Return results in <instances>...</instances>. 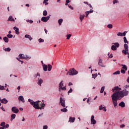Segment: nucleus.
Masks as SVG:
<instances>
[{
    "mask_svg": "<svg viewBox=\"0 0 129 129\" xmlns=\"http://www.w3.org/2000/svg\"><path fill=\"white\" fill-rule=\"evenodd\" d=\"M121 73H122V74H125V71H124L123 69H121Z\"/></svg>",
    "mask_w": 129,
    "mask_h": 129,
    "instance_id": "de8ad7c7",
    "label": "nucleus"
},
{
    "mask_svg": "<svg viewBox=\"0 0 129 129\" xmlns=\"http://www.w3.org/2000/svg\"><path fill=\"white\" fill-rule=\"evenodd\" d=\"M42 67L44 71H47L48 69V66L46 64H43V66H42Z\"/></svg>",
    "mask_w": 129,
    "mask_h": 129,
    "instance_id": "cd10ccee",
    "label": "nucleus"
},
{
    "mask_svg": "<svg viewBox=\"0 0 129 129\" xmlns=\"http://www.w3.org/2000/svg\"><path fill=\"white\" fill-rule=\"evenodd\" d=\"M13 29L14 30H15L16 35H19L20 34L19 28L15 26Z\"/></svg>",
    "mask_w": 129,
    "mask_h": 129,
    "instance_id": "2eb2a0df",
    "label": "nucleus"
},
{
    "mask_svg": "<svg viewBox=\"0 0 129 129\" xmlns=\"http://www.w3.org/2000/svg\"><path fill=\"white\" fill-rule=\"evenodd\" d=\"M48 71L50 72L52 70V65L48 64Z\"/></svg>",
    "mask_w": 129,
    "mask_h": 129,
    "instance_id": "473e14b6",
    "label": "nucleus"
},
{
    "mask_svg": "<svg viewBox=\"0 0 129 129\" xmlns=\"http://www.w3.org/2000/svg\"><path fill=\"white\" fill-rule=\"evenodd\" d=\"M112 24H108L107 25V28H108V29H112Z\"/></svg>",
    "mask_w": 129,
    "mask_h": 129,
    "instance_id": "37998d69",
    "label": "nucleus"
},
{
    "mask_svg": "<svg viewBox=\"0 0 129 129\" xmlns=\"http://www.w3.org/2000/svg\"><path fill=\"white\" fill-rule=\"evenodd\" d=\"M119 106H121V107H124L125 106V103H124L123 101H122L119 103Z\"/></svg>",
    "mask_w": 129,
    "mask_h": 129,
    "instance_id": "5701e85b",
    "label": "nucleus"
},
{
    "mask_svg": "<svg viewBox=\"0 0 129 129\" xmlns=\"http://www.w3.org/2000/svg\"><path fill=\"white\" fill-rule=\"evenodd\" d=\"M99 110H103V111H106L107 110L106 109V107L102 105H101L99 107Z\"/></svg>",
    "mask_w": 129,
    "mask_h": 129,
    "instance_id": "4468645a",
    "label": "nucleus"
},
{
    "mask_svg": "<svg viewBox=\"0 0 129 129\" xmlns=\"http://www.w3.org/2000/svg\"><path fill=\"white\" fill-rule=\"evenodd\" d=\"M71 36H72V35L71 34H68L66 37H67V40H69V39H70V38H71Z\"/></svg>",
    "mask_w": 129,
    "mask_h": 129,
    "instance_id": "58836bf2",
    "label": "nucleus"
},
{
    "mask_svg": "<svg viewBox=\"0 0 129 129\" xmlns=\"http://www.w3.org/2000/svg\"><path fill=\"white\" fill-rule=\"evenodd\" d=\"M28 102H30V104L32 105L35 109H40L41 110L42 109H44V108L45 107V103H42L41 104V107L39 106V102H40V100H38L37 101L34 102L33 100L31 99H28Z\"/></svg>",
    "mask_w": 129,
    "mask_h": 129,
    "instance_id": "f03ea898",
    "label": "nucleus"
},
{
    "mask_svg": "<svg viewBox=\"0 0 129 129\" xmlns=\"http://www.w3.org/2000/svg\"><path fill=\"white\" fill-rule=\"evenodd\" d=\"M3 50L4 51H5L6 52H10L11 51V48L10 47L3 48Z\"/></svg>",
    "mask_w": 129,
    "mask_h": 129,
    "instance_id": "c85d7f7f",
    "label": "nucleus"
},
{
    "mask_svg": "<svg viewBox=\"0 0 129 129\" xmlns=\"http://www.w3.org/2000/svg\"><path fill=\"white\" fill-rule=\"evenodd\" d=\"M0 129H5V127H0Z\"/></svg>",
    "mask_w": 129,
    "mask_h": 129,
    "instance_id": "774afa93",
    "label": "nucleus"
},
{
    "mask_svg": "<svg viewBox=\"0 0 129 129\" xmlns=\"http://www.w3.org/2000/svg\"><path fill=\"white\" fill-rule=\"evenodd\" d=\"M19 57L20 59H25V55L24 54H20Z\"/></svg>",
    "mask_w": 129,
    "mask_h": 129,
    "instance_id": "7c9ffc66",
    "label": "nucleus"
},
{
    "mask_svg": "<svg viewBox=\"0 0 129 129\" xmlns=\"http://www.w3.org/2000/svg\"><path fill=\"white\" fill-rule=\"evenodd\" d=\"M125 126V125H124V124H122L120 125V127H121V128L124 127Z\"/></svg>",
    "mask_w": 129,
    "mask_h": 129,
    "instance_id": "6e6d98bb",
    "label": "nucleus"
},
{
    "mask_svg": "<svg viewBox=\"0 0 129 129\" xmlns=\"http://www.w3.org/2000/svg\"><path fill=\"white\" fill-rule=\"evenodd\" d=\"M31 58L32 57H31V56L28 55H26L24 56V59L25 60H30V59H31Z\"/></svg>",
    "mask_w": 129,
    "mask_h": 129,
    "instance_id": "b1692460",
    "label": "nucleus"
},
{
    "mask_svg": "<svg viewBox=\"0 0 129 129\" xmlns=\"http://www.w3.org/2000/svg\"><path fill=\"white\" fill-rule=\"evenodd\" d=\"M129 92L126 90H123L121 92H114L111 96L113 104L114 107L117 106V100L123 98L124 96L128 95Z\"/></svg>",
    "mask_w": 129,
    "mask_h": 129,
    "instance_id": "f257e3e1",
    "label": "nucleus"
},
{
    "mask_svg": "<svg viewBox=\"0 0 129 129\" xmlns=\"http://www.w3.org/2000/svg\"><path fill=\"white\" fill-rule=\"evenodd\" d=\"M78 74V71H76L75 69H71L70 70V76H73L74 75H77Z\"/></svg>",
    "mask_w": 129,
    "mask_h": 129,
    "instance_id": "423d86ee",
    "label": "nucleus"
},
{
    "mask_svg": "<svg viewBox=\"0 0 129 129\" xmlns=\"http://www.w3.org/2000/svg\"><path fill=\"white\" fill-rule=\"evenodd\" d=\"M91 124H96V120L94 119V115H92L91 117Z\"/></svg>",
    "mask_w": 129,
    "mask_h": 129,
    "instance_id": "f8f14e48",
    "label": "nucleus"
},
{
    "mask_svg": "<svg viewBox=\"0 0 129 129\" xmlns=\"http://www.w3.org/2000/svg\"><path fill=\"white\" fill-rule=\"evenodd\" d=\"M113 56L112 55V54H110L109 56V58H112Z\"/></svg>",
    "mask_w": 129,
    "mask_h": 129,
    "instance_id": "e2e57ef3",
    "label": "nucleus"
},
{
    "mask_svg": "<svg viewBox=\"0 0 129 129\" xmlns=\"http://www.w3.org/2000/svg\"><path fill=\"white\" fill-rule=\"evenodd\" d=\"M92 76V78H94V79H95L96 77H97V74H93Z\"/></svg>",
    "mask_w": 129,
    "mask_h": 129,
    "instance_id": "c9c22d12",
    "label": "nucleus"
},
{
    "mask_svg": "<svg viewBox=\"0 0 129 129\" xmlns=\"http://www.w3.org/2000/svg\"><path fill=\"white\" fill-rule=\"evenodd\" d=\"M3 40L5 43H9V38L5 36L3 38Z\"/></svg>",
    "mask_w": 129,
    "mask_h": 129,
    "instance_id": "a878e982",
    "label": "nucleus"
},
{
    "mask_svg": "<svg viewBox=\"0 0 129 129\" xmlns=\"http://www.w3.org/2000/svg\"><path fill=\"white\" fill-rule=\"evenodd\" d=\"M49 0H44L43 1V4H45V6H47V5H49L48 3H47V2H48Z\"/></svg>",
    "mask_w": 129,
    "mask_h": 129,
    "instance_id": "ea45409f",
    "label": "nucleus"
},
{
    "mask_svg": "<svg viewBox=\"0 0 129 129\" xmlns=\"http://www.w3.org/2000/svg\"><path fill=\"white\" fill-rule=\"evenodd\" d=\"M48 126L47 125H44L43 127V129H47Z\"/></svg>",
    "mask_w": 129,
    "mask_h": 129,
    "instance_id": "603ef678",
    "label": "nucleus"
},
{
    "mask_svg": "<svg viewBox=\"0 0 129 129\" xmlns=\"http://www.w3.org/2000/svg\"><path fill=\"white\" fill-rule=\"evenodd\" d=\"M39 43H44V39L40 38L38 39Z\"/></svg>",
    "mask_w": 129,
    "mask_h": 129,
    "instance_id": "79ce46f5",
    "label": "nucleus"
},
{
    "mask_svg": "<svg viewBox=\"0 0 129 129\" xmlns=\"http://www.w3.org/2000/svg\"><path fill=\"white\" fill-rule=\"evenodd\" d=\"M38 76H39V77H40V74L39 73H37L36 75H34V78H37V77H38Z\"/></svg>",
    "mask_w": 129,
    "mask_h": 129,
    "instance_id": "49530a36",
    "label": "nucleus"
},
{
    "mask_svg": "<svg viewBox=\"0 0 129 129\" xmlns=\"http://www.w3.org/2000/svg\"><path fill=\"white\" fill-rule=\"evenodd\" d=\"M14 36L12 34H8L7 35V37L9 38V39H12Z\"/></svg>",
    "mask_w": 129,
    "mask_h": 129,
    "instance_id": "4c0bfd02",
    "label": "nucleus"
},
{
    "mask_svg": "<svg viewBox=\"0 0 129 129\" xmlns=\"http://www.w3.org/2000/svg\"><path fill=\"white\" fill-rule=\"evenodd\" d=\"M105 88V87L104 86H103L101 87V90H100V93H103Z\"/></svg>",
    "mask_w": 129,
    "mask_h": 129,
    "instance_id": "72a5a7b5",
    "label": "nucleus"
},
{
    "mask_svg": "<svg viewBox=\"0 0 129 129\" xmlns=\"http://www.w3.org/2000/svg\"><path fill=\"white\" fill-rule=\"evenodd\" d=\"M67 107H68V106H66V107H63V108L60 109V111H61L62 112H67V111H68Z\"/></svg>",
    "mask_w": 129,
    "mask_h": 129,
    "instance_id": "f3484780",
    "label": "nucleus"
},
{
    "mask_svg": "<svg viewBox=\"0 0 129 129\" xmlns=\"http://www.w3.org/2000/svg\"><path fill=\"white\" fill-rule=\"evenodd\" d=\"M88 15H89V11H87L86 13V18H87V17H88Z\"/></svg>",
    "mask_w": 129,
    "mask_h": 129,
    "instance_id": "864d4df0",
    "label": "nucleus"
},
{
    "mask_svg": "<svg viewBox=\"0 0 129 129\" xmlns=\"http://www.w3.org/2000/svg\"><path fill=\"white\" fill-rule=\"evenodd\" d=\"M69 121H70L71 122H74V121H75V117H70Z\"/></svg>",
    "mask_w": 129,
    "mask_h": 129,
    "instance_id": "393cba45",
    "label": "nucleus"
},
{
    "mask_svg": "<svg viewBox=\"0 0 129 129\" xmlns=\"http://www.w3.org/2000/svg\"><path fill=\"white\" fill-rule=\"evenodd\" d=\"M44 31H45V34H47L48 33V31L47 30V29H44Z\"/></svg>",
    "mask_w": 129,
    "mask_h": 129,
    "instance_id": "69168bd1",
    "label": "nucleus"
},
{
    "mask_svg": "<svg viewBox=\"0 0 129 129\" xmlns=\"http://www.w3.org/2000/svg\"><path fill=\"white\" fill-rule=\"evenodd\" d=\"M1 102L2 103H4L5 104H6L8 102V100H7V99L6 98H4L1 100Z\"/></svg>",
    "mask_w": 129,
    "mask_h": 129,
    "instance_id": "bb28decb",
    "label": "nucleus"
},
{
    "mask_svg": "<svg viewBox=\"0 0 129 129\" xmlns=\"http://www.w3.org/2000/svg\"><path fill=\"white\" fill-rule=\"evenodd\" d=\"M11 111L14 113H19V109H18L16 106L13 107L11 109Z\"/></svg>",
    "mask_w": 129,
    "mask_h": 129,
    "instance_id": "9d476101",
    "label": "nucleus"
},
{
    "mask_svg": "<svg viewBox=\"0 0 129 129\" xmlns=\"http://www.w3.org/2000/svg\"><path fill=\"white\" fill-rule=\"evenodd\" d=\"M121 66H122V69L125 70V71L127 70V67L125 64H121Z\"/></svg>",
    "mask_w": 129,
    "mask_h": 129,
    "instance_id": "c756f323",
    "label": "nucleus"
},
{
    "mask_svg": "<svg viewBox=\"0 0 129 129\" xmlns=\"http://www.w3.org/2000/svg\"><path fill=\"white\" fill-rule=\"evenodd\" d=\"M41 21L44 22V23H47L49 20H50V16H47V17H42L41 18Z\"/></svg>",
    "mask_w": 129,
    "mask_h": 129,
    "instance_id": "1a4fd4ad",
    "label": "nucleus"
},
{
    "mask_svg": "<svg viewBox=\"0 0 129 129\" xmlns=\"http://www.w3.org/2000/svg\"><path fill=\"white\" fill-rule=\"evenodd\" d=\"M120 73V72L119 71H117L116 72H115L113 73V75H117Z\"/></svg>",
    "mask_w": 129,
    "mask_h": 129,
    "instance_id": "f704fd0d",
    "label": "nucleus"
},
{
    "mask_svg": "<svg viewBox=\"0 0 129 129\" xmlns=\"http://www.w3.org/2000/svg\"><path fill=\"white\" fill-rule=\"evenodd\" d=\"M27 23H30V24H33V20H27Z\"/></svg>",
    "mask_w": 129,
    "mask_h": 129,
    "instance_id": "a18cd8bd",
    "label": "nucleus"
},
{
    "mask_svg": "<svg viewBox=\"0 0 129 129\" xmlns=\"http://www.w3.org/2000/svg\"><path fill=\"white\" fill-rule=\"evenodd\" d=\"M42 83H43V80L42 79H38L37 84L41 86Z\"/></svg>",
    "mask_w": 129,
    "mask_h": 129,
    "instance_id": "4be33fe9",
    "label": "nucleus"
},
{
    "mask_svg": "<svg viewBox=\"0 0 129 129\" xmlns=\"http://www.w3.org/2000/svg\"><path fill=\"white\" fill-rule=\"evenodd\" d=\"M72 91H73V90H72V88H71V89L68 92V94H69V93H72Z\"/></svg>",
    "mask_w": 129,
    "mask_h": 129,
    "instance_id": "8fccbe9b",
    "label": "nucleus"
},
{
    "mask_svg": "<svg viewBox=\"0 0 129 129\" xmlns=\"http://www.w3.org/2000/svg\"><path fill=\"white\" fill-rule=\"evenodd\" d=\"M5 126L6 128H9L10 125H9V124H7L6 125H5Z\"/></svg>",
    "mask_w": 129,
    "mask_h": 129,
    "instance_id": "5fc2aeb1",
    "label": "nucleus"
},
{
    "mask_svg": "<svg viewBox=\"0 0 129 129\" xmlns=\"http://www.w3.org/2000/svg\"><path fill=\"white\" fill-rule=\"evenodd\" d=\"M16 118V114H12L11 116V121H13Z\"/></svg>",
    "mask_w": 129,
    "mask_h": 129,
    "instance_id": "412c9836",
    "label": "nucleus"
},
{
    "mask_svg": "<svg viewBox=\"0 0 129 129\" xmlns=\"http://www.w3.org/2000/svg\"><path fill=\"white\" fill-rule=\"evenodd\" d=\"M91 99V98H90V97L88 98V99L87 100V102L88 103H89V100H90Z\"/></svg>",
    "mask_w": 129,
    "mask_h": 129,
    "instance_id": "4d7b16f0",
    "label": "nucleus"
},
{
    "mask_svg": "<svg viewBox=\"0 0 129 129\" xmlns=\"http://www.w3.org/2000/svg\"><path fill=\"white\" fill-rule=\"evenodd\" d=\"M6 89L4 86L0 85V90H5Z\"/></svg>",
    "mask_w": 129,
    "mask_h": 129,
    "instance_id": "a19ab883",
    "label": "nucleus"
},
{
    "mask_svg": "<svg viewBox=\"0 0 129 129\" xmlns=\"http://www.w3.org/2000/svg\"><path fill=\"white\" fill-rule=\"evenodd\" d=\"M84 18H85V15L82 14H80L79 19H80L81 22H82V21H83V19H84Z\"/></svg>",
    "mask_w": 129,
    "mask_h": 129,
    "instance_id": "a211bd4d",
    "label": "nucleus"
},
{
    "mask_svg": "<svg viewBox=\"0 0 129 129\" xmlns=\"http://www.w3.org/2000/svg\"><path fill=\"white\" fill-rule=\"evenodd\" d=\"M66 3L69 4V3H70V1L69 0H66Z\"/></svg>",
    "mask_w": 129,
    "mask_h": 129,
    "instance_id": "0e129e2a",
    "label": "nucleus"
},
{
    "mask_svg": "<svg viewBox=\"0 0 129 129\" xmlns=\"http://www.w3.org/2000/svg\"><path fill=\"white\" fill-rule=\"evenodd\" d=\"M117 3H118V1H117V0H114L113 1V5H115V4H117Z\"/></svg>",
    "mask_w": 129,
    "mask_h": 129,
    "instance_id": "09e8293b",
    "label": "nucleus"
},
{
    "mask_svg": "<svg viewBox=\"0 0 129 129\" xmlns=\"http://www.w3.org/2000/svg\"><path fill=\"white\" fill-rule=\"evenodd\" d=\"M123 42L125 43L124 44V49L123 50H122V53L123 54H124V55H128L129 52H128V41H127V39H126V37H123Z\"/></svg>",
    "mask_w": 129,
    "mask_h": 129,
    "instance_id": "7ed1b4c3",
    "label": "nucleus"
},
{
    "mask_svg": "<svg viewBox=\"0 0 129 129\" xmlns=\"http://www.w3.org/2000/svg\"><path fill=\"white\" fill-rule=\"evenodd\" d=\"M43 113H42L41 114H39V115H38V117H40V116H43Z\"/></svg>",
    "mask_w": 129,
    "mask_h": 129,
    "instance_id": "680f3d73",
    "label": "nucleus"
},
{
    "mask_svg": "<svg viewBox=\"0 0 129 129\" xmlns=\"http://www.w3.org/2000/svg\"><path fill=\"white\" fill-rule=\"evenodd\" d=\"M68 7L70 9H71V10H74V8H73V7L71 6V5H68Z\"/></svg>",
    "mask_w": 129,
    "mask_h": 129,
    "instance_id": "3c124183",
    "label": "nucleus"
},
{
    "mask_svg": "<svg viewBox=\"0 0 129 129\" xmlns=\"http://www.w3.org/2000/svg\"><path fill=\"white\" fill-rule=\"evenodd\" d=\"M127 82L128 83H129V77H128V78L127 79V80H126Z\"/></svg>",
    "mask_w": 129,
    "mask_h": 129,
    "instance_id": "338daca9",
    "label": "nucleus"
},
{
    "mask_svg": "<svg viewBox=\"0 0 129 129\" xmlns=\"http://www.w3.org/2000/svg\"><path fill=\"white\" fill-rule=\"evenodd\" d=\"M17 89H18V90H19V91H18V92H20V89H21V87L18 86V87H17Z\"/></svg>",
    "mask_w": 129,
    "mask_h": 129,
    "instance_id": "052dcab7",
    "label": "nucleus"
},
{
    "mask_svg": "<svg viewBox=\"0 0 129 129\" xmlns=\"http://www.w3.org/2000/svg\"><path fill=\"white\" fill-rule=\"evenodd\" d=\"M58 23L59 26H61L62 25V23H63V20L62 19H60L58 20Z\"/></svg>",
    "mask_w": 129,
    "mask_h": 129,
    "instance_id": "2f4dec72",
    "label": "nucleus"
},
{
    "mask_svg": "<svg viewBox=\"0 0 129 129\" xmlns=\"http://www.w3.org/2000/svg\"><path fill=\"white\" fill-rule=\"evenodd\" d=\"M64 86V83H63V81H61L58 85V91L61 92L62 91H65L66 90V86Z\"/></svg>",
    "mask_w": 129,
    "mask_h": 129,
    "instance_id": "20e7f679",
    "label": "nucleus"
},
{
    "mask_svg": "<svg viewBox=\"0 0 129 129\" xmlns=\"http://www.w3.org/2000/svg\"><path fill=\"white\" fill-rule=\"evenodd\" d=\"M1 109H2L3 111H6V110L5 109V108H4V107L3 106L1 107Z\"/></svg>",
    "mask_w": 129,
    "mask_h": 129,
    "instance_id": "13d9d810",
    "label": "nucleus"
},
{
    "mask_svg": "<svg viewBox=\"0 0 129 129\" xmlns=\"http://www.w3.org/2000/svg\"><path fill=\"white\" fill-rule=\"evenodd\" d=\"M116 91L115 92H120L121 91V88L118 87V86L115 87L113 89H112V92H114V91Z\"/></svg>",
    "mask_w": 129,
    "mask_h": 129,
    "instance_id": "0eeeda50",
    "label": "nucleus"
},
{
    "mask_svg": "<svg viewBox=\"0 0 129 129\" xmlns=\"http://www.w3.org/2000/svg\"><path fill=\"white\" fill-rule=\"evenodd\" d=\"M18 100L19 101H22V102H23V103H24V102H25V99H24V97L23 96H20L18 97Z\"/></svg>",
    "mask_w": 129,
    "mask_h": 129,
    "instance_id": "dca6fc26",
    "label": "nucleus"
},
{
    "mask_svg": "<svg viewBox=\"0 0 129 129\" xmlns=\"http://www.w3.org/2000/svg\"><path fill=\"white\" fill-rule=\"evenodd\" d=\"M98 64V66H101V67H104V68L106 67V65L102 64V59H101V58L99 59Z\"/></svg>",
    "mask_w": 129,
    "mask_h": 129,
    "instance_id": "ddd939ff",
    "label": "nucleus"
},
{
    "mask_svg": "<svg viewBox=\"0 0 129 129\" xmlns=\"http://www.w3.org/2000/svg\"><path fill=\"white\" fill-rule=\"evenodd\" d=\"M126 33H127V31H124L123 33L118 32L117 34V36H118V37H124V36H125V35H126Z\"/></svg>",
    "mask_w": 129,
    "mask_h": 129,
    "instance_id": "9b49d317",
    "label": "nucleus"
},
{
    "mask_svg": "<svg viewBox=\"0 0 129 129\" xmlns=\"http://www.w3.org/2000/svg\"><path fill=\"white\" fill-rule=\"evenodd\" d=\"M71 85H73V84L72 83H71V82H70L69 83V86H71Z\"/></svg>",
    "mask_w": 129,
    "mask_h": 129,
    "instance_id": "bf43d9fd",
    "label": "nucleus"
},
{
    "mask_svg": "<svg viewBox=\"0 0 129 129\" xmlns=\"http://www.w3.org/2000/svg\"><path fill=\"white\" fill-rule=\"evenodd\" d=\"M47 14H48V13L47 12V11H46V10H44V11H43V16H44V17L46 16H47Z\"/></svg>",
    "mask_w": 129,
    "mask_h": 129,
    "instance_id": "e433bc0d",
    "label": "nucleus"
},
{
    "mask_svg": "<svg viewBox=\"0 0 129 129\" xmlns=\"http://www.w3.org/2000/svg\"><path fill=\"white\" fill-rule=\"evenodd\" d=\"M8 21L15 22V19H14V17H13V16H10L8 19Z\"/></svg>",
    "mask_w": 129,
    "mask_h": 129,
    "instance_id": "aec40b11",
    "label": "nucleus"
},
{
    "mask_svg": "<svg viewBox=\"0 0 129 129\" xmlns=\"http://www.w3.org/2000/svg\"><path fill=\"white\" fill-rule=\"evenodd\" d=\"M59 104L62 107H66L65 105V100L63 99L62 97H60L59 99Z\"/></svg>",
    "mask_w": 129,
    "mask_h": 129,
    "instance_id": "6e6552de",
    "label": "nucleus"
},
{
    "mask_svg": "<svg viewBox=\"0 0 129 129\" xmlns=\"http://www.w3.org/2000/svg\"><path fill=\"white\" fill-rule=\"evenodd\" d=\"M25 38H26V39H29L30 41H31V40H33V38H32V36L29 34H26L25 35Z\"/></svg>",
    "mask_w": 129,
    "mask_h": 129,
    "instance_id": "6ab92c4d",
    "label": "nucleus"
},
{
    "mask_svg": "<svg viewBox=\"0 0 129 129\" xmlns=\"http://www.w3.org/2000/svg\"><path fill=\"white\" fill-rule=\"evenodd\" d=\"M112 46L111 47V50L112 51H115L117 50V48H118L119 47V43L118 42H115L112 43Z\"/></svg>",
    "mask_w": 129,
    "mask_h": 129,
    "instance_id": "39448f33",
    "label": "nucleus"
},
{
    "mask_svg": "<svg viewBox=\"0 0 129 129\" xmlns=\"http://www.w3.org/2000/svg\"><path fill=\"white\" fill-rule=\"evenodd\" d=\"M5 124H6V122H1L0 125H1V126H3V127H5Z\"/></svg>",
    "mask_w": 129,
    "mask_h": 129,
    "instance_id": "c03bdc74",
    "label": "nucleus"
}]
</instances>
